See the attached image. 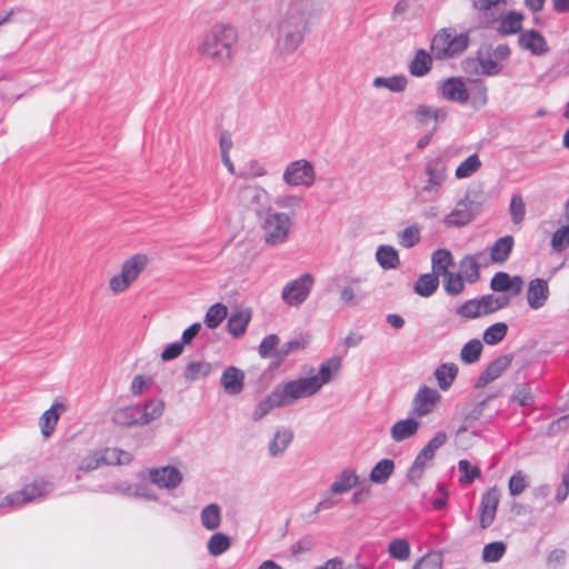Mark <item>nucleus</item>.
I'll list each match as a JSON object with an SVG mask.
<instances>
[{
    "mask_svg": "<svg viewBox=\"0 0 569 569\" xmlns=\"http://www.w3.org/2000/svg\"><path fill=\"white\" fill-rule=\"evenodd\" d=\"M230 538L222 532L213 533L208 540V550L213 557L222 555L230 548Z\"/></svg>",
    "mask_w": 569,
    "mask_h": 569,
    "instance_id": "nucleus-48",
    "label": "nucleus"
},
{
    "mask_svg": "<svg viewBox=\"0 0 569 569\" xmlns=\"http://www.w3.org/2000/svg\"><path fill=\"white\" fill-rule=\"evenodd\" d=\"M313 284L315 277L310 273H303L283 286L281 299L289 307H299L308 299Z\"/></svg>",
    "mask_w": 569,
    "mask_h": 569,
    "instance_id": "nucleus-9",
    "label": "nucleus"
},
{
    "mask_svg": "<svg viewBox=\"0 0 569 569\" xmlns=\"http://www.w3.org/2000/svg\"><path fill=\"white\" fill-rule=\"evenodd\" d=\"M388 553L397 561H407L411 555V546L405 538H395L388 545Z\"/></svg>",
    "mask_w": 569,
    "mask_h": 569,
    "instance_id": "nucleus-40",
    "label": "nucleus"
},
{
    "mask_svg": "<svg viewBox=\"0 0 569 569\" xmlns=\"http://www.w3.org/2000/svg\"><path fill=\"white\" fill-rule=\"evenodd\" d=\"M442 556L439 552H429L419 559L412 569H441Z\"/></svg>",
    "mask_w": 569,
    "mask_h": 569,
    "instance_id": "nucleus-62",
    "label": "nucleus"
},
{
    "mask_svg": "<svg viewBox=\"0 0 569 569\" xmlns=\"http://www.w3.org/2000/svg\"><path fill=\"white\" fill-rule=\"evenodd\" d=\"M293 440V432L289 428H279L274 431L268 443V453L270 457L277 458L282 456Z\"/></svg>",
    "mask_w": 569,
    "mask_h": 569,
    "instance_id": "nucleus-25",
    "label": "nucleus"
},
{
    "mask_svg": "<svg viewBox=\"0 0 569 569\" xmlns=\"http://www.w3.org/2000/svg\"><path fill=\"white\" fill-rule=\"evenodd\" d=\"M442 400L439 390L422 385L412 400V410L417 417H426L438 409Z\"/></svg>",
    "mask_w": 569,
    "mask_h": 569,
    "instance_id": "nucleus-12",
    "label": "nucleus"
},
{
    "mask_svg": "<svg viewBox=\"0 0 569 569\" xmlns=\"http://www.w3.org/2000/svg\"><path fill=\"white\" fill-rule=\"evenodd\" d=\"M271 193L260 183H244L240 186L234 196V204L244 212H254L258 218L270 208Z\"/></svg>",
    "mask_w": 569,
    "mask_h": 569,
    "instance_id": "nucleus-6",
    "label": "nucleus"
},
{
    "mask_svg": "<svg viewBox=\"0 0 569 569\" xmlns=\"http://www.w3.org/2000/svg\"><path fill=\"white\" fill-rule=\"evenodd\" d=\"M148 479L159 489L174 490L183 481V473L176 466L167 465L148 469Z\"/></svg>",
    "mask_w": 569,
    "mask_h": 569,
    "instance_id": "nucleus-11",
    "label": "nucleus"
},
{
    "mask_svg": "<svg viewBox=\"0 0 569 569\" xmlns=\"http://www.w3.org/2000/svg\"><path fill=\"white\" fill-rule=\"evenodd\" d=\"M473 218L472 202L469 198L460 199L456 207L443 218L447 227H460L471 221Z\"/></svg>",
    "mask_w": 569,
    "mask_h": 569,
    "instance_id": "nucleus-15",
    "label": "nucleus"
},
{
    "mask_svg": "<svg viewBox=\"0 0 569 569\" xmlns=\"http://www.w3.org/2000/svg\"><path fill=\"white\" fill-rule=\"evenodd\" d=\"M549 298L550 289L547 280L536 278L528 282L526 300L531 310L537 311L546 307Z\"/></svg>",
    "mask_w": 569,
    "mask_h": 569,
    "instance_id": "nucleus-13",
    "label": "nucleus"
},
{
    "mask_svg": "<svg viewBox=\"0 0 569 569\" xmlns=\"http://www.w3.org/2000/svg\"><path fill=\"white\" fill-rule=\"evenodd\" d=\"M250 319V309L236 310L228 319L227 329L234 338L241 337L246 332Z\"/></svg>",
    "mask_w": 569,
    "mask_h": 569,
    "instance_id": "nucleus-30",
    "label": "nucleus"
},
{
    "mask_svg": "<svg viewBox=\"0 0 569 569\" xmlns=\"http://www.w3.org/2000/svg\"><path fill=\"white\" fill-rule=\"evenodd\" d=\"M535 398L531 387L527 383L516 386L511 396V400L522 407L532 403Z\"/></svg>",
    "mask_w": 569,
    "mask_h": 569,
    "instance_id": "nucleus-53",
    "label": "nucleus"
},
{
    "mask_svg": "<svg viewBox=\"0 0 569 569\" xmlns=\"http://www.w3.org/2000/svg\"><path fill=\"white\" fill-rule=\"evenodd\" d=\"M239 40L237 29L224 22H216L201 36L196 51L199 56L218 66H229Z\"/></svg>",
    "mask_w": 569,
    "mask_h": 569,
    "instance_id": "nucleus-3",
    "label": "nucleus"
},
{
    "mask_svg": "<svg viewBox=\"0 0 569 569\" xmlns=\"http://www.w3.org/2000/svg\"><path fill=\"white\" fill-rule=\"evenodd\" d=\"M480 300L482 313L488 315L496 312L505 307H507L510 302V297L508 295H487L483 296Z\"/></svg>",
    "mask_w": 569,
    "mask_h": 569,
    "instance_id": "nucleus-42",
    "label": "nucleus"
},
{
    "mask_svg": "<svg viewBox=\"0 0 569 569\" xmlns=\"http://www.w3.org/2000/svg\"><path fill=\"white\" fill-rule=\"evenodd\" d=\"M201 525L209 531L217 530L221 525V508L218 503L207 505L200 513Z\"/></svg>",
    "mask_w": 569,
    "mask_h": 569,
    "instance_id": "nucleus-36",
    "label": "nucleus"
},
{
    "mask_svg": "<svg viewBox=\"0 0 569 569\" xmlns=\"http://www.w3.org/2000/svg\"><path fill=\"white\" fill-rule=\"evenodd\" d=\"M427 176L431 180H436L443 184L448 177L447 166L441 160H431L426 164Z\"/></svg>",
    "mask_w": 569,
    "mask_h": 569,
    "instance_id": "nucleus-51",
    "label": "nucleus"
},
{
    "mask_svg": "<svg viewBox=\"0 0 569 569\" xmlns=\"http://www.w3.org/2000/svg\"><path fill=\"white\" fill-rule=\"evenodd\" d=\"M512 357L505 355L492 361L478 378L476 387L482 388L499 378L510 366Z\"/></svg>",
    "mask_w": 569,
    "mask_h": 569,
    "instance_id": "nucleus-20",
    "label": "nucleus"
},
{
    "mask_svg": "<svg viewBox=\"0 0 569 569\" xmlns=\"http://www.w3.org/2000/svg\"><path fill=\"white\" fill-rule=\"evenodd\" d=\"M149 264V256L138 252L128 257L120 268V272L109 279V291L119 296L127 292L138 281Z\"/></svg>",
    "mask_w": 569,
    "mask_h": 569,
    "instance_id": "nucleus-5",
    "label": "nucleus"
},
{
    "mask_svg": "<svg viewBox=\"0 0 569 569\" xmlns=\"http://www.w3.org/2000/svg\"><path fill=\"white\" fill-rule=\"evenodd\" d=\"M316 569H367L363 565L358 562H346L340 558H331L325 561Z\"/></svg>",
    "mask_w": 569,
    "mask_h": 569,
    "instance_id": "nucleus-64",
    "label": "nucleus"
},
{
    "mask_svg": "<svg viewBox=\"0 0 569 569\" xmlns=\"http://www.w3.org/2000/svg\"><path fill=\"white\" fill-rule=\"evenodd\" d=\"M490 287L497 292H509L517 296L521 292L523 280L520 276H509L506 272H498L493 276Z\"/></svg>",
    "mask_w": 569,
    "mask_h": 569,
    "instance_id": "nucleus-18",
    "label": "nucleus"
},
{
    "mask_svg": "<svg viewBox=\"0 0 569 569\" xmlns=\"http://www.w3.org/2000/svg\"><path fill=\"white\" fill-rule=\"evenodd\" d=\"M227 316V307L222 303H216L207 310L204 316V323L208 328L214 329L221 325Z\"/></svg>",
    "mask_w": 569,
    "mask_h": 569,
    "instance_id": "nucleus-45",
    "label": "nucleus"
},
{
    "mask_svg": "<svg viewBox=\"0 0 569 569\" xmlns=\"http://www.w3.org/2000/svg\"><path fill=\"white\" fill-rule=\"evenodd\" d=\"M419 428L420 422L415 418L400 419L392 425L390 436L395 442H401L416 436Z\"/></svg>",
    "mask_w": 569,
    "mask_h": 569,
    "instance_id": "nucleus-26",
    "label": "nucleus"
},
{
    "mask_svg": "<svg viewBox=\"0 0 569 569\" xmlns=\"http://www.w3.org/2000/svg\"><path fill=\"white\" fill-rule=\"evenodd\" d=\"M432 457L425 452L422 449L417 455L415 461L410 466L407 472V479L413 485H418V482L422 479L426 469L429 467L432 461Z\"/></svg>",
    "mask_w": 569,
    "mask_h": 569,
    "instance_id": "nucleus-32",
    "label": "nucleus"
},
{
    "mask_svg": "<svg viewBox=\"0 0 569 569\" xmlns=\"http://www.w3.org/2000/svg\"><path fill=\"white\" fill-rule=\"evenodd\" d=\"M500 490L497 487L488 489L481 498L480 503V527L488 528L495 520L497 507L500 501Z\"/></svg>",
    "mask_w": 569,
    "mask_h": 569,
    "instance_id": "nucleus-14",
    "label": "nucleus"
},
{
    "mask_svg": "<svg viewBox=\"0 0 569 569\" xmlns=\"http://www.w3.org/2000/svg\"><path fill=\"white\" fill-rule=\"evenodd\" d=\"M482 168V161L478 153H472L466 158L455 170V178L463 180L472 177Z\"/></svg>",
    "mask_w": 569,
    "mask_h": 569,
    "instance_id": "nucleus-35",
    "label": "nucleus"
},
{
    "mask_svg": "<svg viewBox=\"0 0 569 569\" xmlns=\"http://www.w3.org/2000/svg\"><path fill=\"white\" fill-rule=\"evenodd\" d=\"M551 247L557 252L563 251L569 247V223L558 228L553 232Z\"/></svg>",
    "mask_w": 569,
    "mask_h": 569,
    "instance_id": "nucleus-61",
    "label": "nucleus"
},
{
    "mask_svg": "<svg viewBox=\"0 0 569 569\" xmlns=\"http://www.w3.org/2000/svg\"><path fill=\"white\" fill-rule=\"evenodd\" d=\"M220 383L227 395L237 396L243 390L244 372L230 366L222 372Z\"/></svg>",
    "mask_w": 569,
    "mask_h": 569,
    "instance_id": "nucleus-19",
    "label": "nucleus"
},
{
    "mask_svg": "<svg viewBox=\"0 0 569 569\" xmlns=\"http://www.w3.org/2000/svg\"><path fill=\"white\" fill-rule=\"evenodd\" d=\"M507 331L508 327L506 323L497 322L485 330L483 341L487 345H496L506 337Z\"/></svg>",
    "mask_w": 569,
    "mask_h": 569,
    "instance_id": "nucleus-54",
    "label": "nucleus"
},
{
    "mask_svg": "<svg viewBox=\"0 0 569 569\" xmlns=\"http://www.w3.org/2000/svg\"><path fill=\"white\" fill-rule=\"evenodd\" d=\"M302 200L303 198L297 193H282L273 199V203L279 209L293 210L301 204Z\"/></svg>",
    "mask_w": 569,
    "mask_h": 569,
    "instance_id": "nucleus-58",
    "label": "nucleus"
},
{
    "mask_svg": "<svg viewBox=\"0 0 569 569\" xmlns=\"http://www.w3.org/2000/svg\"><path fill=\"white\" fill-rule=\"evenodd\" d=\"M482 351V343L478 339L470 340L467 342L460 352V359L465 363H472L478 360L480 353Z\"/></svg>",
    "mask_w": 569,
    "mask_h": 569,
    "instance_id": "nucleus-55",
    "label": "nucleus"
},
{
    "mask_svg": "<svg viewBox=\"0 0 569 569\" xmlns=\"http://www.w3.org/2000/svg\"><path fill=\"white\" fill-rule=\"evenodd\" d=\"M507 550V546L503 541H495L486 545L482 550V560L485 562H497L499 561Z\"/></svg>",
    "mask_w": 569,
    "mask_h": 569,
    "instance_id": "nucleus-52",
    "label": "nucleus"
},
{
    "mask_svg": "<svg viewBox=\"0 0 569 569\" xmlns=\"http://www.w3.org/2000/svg\"><path fill=\"white\" fill-rule=\"evenodd\" d=\"M360 482V476L355 469L347 468L337 475L330 485V492L343 495L356 488Z\"/></svg>",
    "mask_w": 569,
    "mask_h": 569,
    "instance_id": "nucleus-24",
    "label": "nucleus"
},
{
    "mask_svg": "<svg viewBox=\"0 0 569 569\" xmlns=\"http://www.w3.org/2000/svg\"><path fill=\"white\" fill-rule=\"evenodd\" d=\"M470 104L475 110L483 108L488 103V89L479 81H475V84L469 93Z\"/></svg>",
    "mask_w": 569,
    "mask_h": 569,
    "instance_id": "nucleus-50",
    "label": "nucleus"
},
{
    "mask_svg": "<svg viewBox=\"0 0 569 569\" xmlns=\"http://www.w3.org/2000/svg\"><path fill=\"white\" fill-rule=\"evenodd\" d=\"M52 491V483L36 479L31 483L26 485L22 489L7 495L0 502V507H19L38 497H43Z\"/></svg>",
    "mask_w": 569,
    "mask_h": 569,
    "instance_id": "nucleus-10",
    "label": "nucleus"
},
{
    "mask_svg": "<svg viewBox=\"0 0 569 569\" xmlns=\"http://www.w3.org/2000/svg\"><path fill=\"white\" fill-rule=\"evenodd\" d=\"M458 366L452 362H446L438 366L433 372L438 387L442 391H448L458 376Z\"/></svg>",
    "mask_w": 569,
    "mask_h": 569,
    "instance_id": "nucleus-31",
    "label": "nucleus"
},
{
    "mask_svg": "<svg viewBox=\"0 0 569 569\" xmlns=\"http://www.w3.org/2000/svg\"><path fill=\"white\" fill-rule=\"evenodd\" d=\"M523 16L519 12H509L501 18L498 27L499 33L503 36L513 34L521 29Z\"/></svg>",
    "mask_w": 569,
    "mask_h": 569,
    "instance_id": "nucleus-44",
    "label": "nucleus"
},
{
    "mask_svg": "<svg viewBox=\"0 0 569 569\" xmlns=\"http://www.w3.org/2000/svg\"><path fill=\"white\" fill-rule=\"evenodd\" d=\"M372 86L377 89L386 88L391 92H402L408 86V79L403 74H397L389 78L377 77L372 81Z\"/></svg>",
    "mask_w": 569,
    "mask_h": 569,
    "instance_id": "nucleus-39",
    "label": "nucleus"
},
{
    "mask_svg": "<svg viewBox=\"0 0 569 569\" xmlns=\"http://www.w3.org/2000/svg\"><path fill=\"white\" fill-rule=\"evenodd\" d=\"M106 461V451L97 450L90 452L78 467V471H92L96 470L101 463Z\"/></svg>",
    "mask_w": 569,
    "mask_h": 569,
    "instance_id": "nucleus-59",
    "label": "nucleus"
},
{
    "mask_svg": "<svg viewBox=\"0 0 569 569\" xmlns=\"http://www.w3.org/2000/svg\"><path fill=\"white\" fill-rule=\"evenodd\" d=\"M416 117L419 122L426 123L428 121H443L447 117L445 109L431 107V106H419L416 111Z\"/></svg>",
    "mask_w": 569,
    "mask_h": 569,
    "instance_id": "nucleus-46",
    "label": "nucleus"
},
{
    "mask_svg": "<svg viewBox=\"0 0 569 569\" xmlns=\"http://www.w3.org/2000/svg\"><path fill=\"white\" fill-rule=\"evenodd\" d=\"M281 180L290 188L310 189L317 181L316 168L305 158L293 160L284 167Z\"/></svg>",
    "mask_w": 569,
    "mask_h": 569,
    "instance_id": "nucleus-7",
    "label": "nucleus"
},
{
    "mask_svg": "<svg viewBox=\"0 0 569 569\" xmlns=\"http://www.w3.org/2000/svg\"><path fill=\"white\" fill-rule=\"evenodd\" d=\"M164 410V402L159 399H151L147 401L143 407H140V426H147L152 421L159 419Z\"/></svg>",
    "mask_w": 569,
    "mask_h": 569,
    "instance_id": "nucleus-34",
    "label": "nucleus"
},
{
    "mask_svg": "<svg viewBox=\"0 0 569 569\" xmlns=\"http://www.w3.org/2000/svg\"><path fill=\"white\" fill-rule=\"evenodd\" d=\"M140 406H116L112 411V422L119 427L140 426Z\"/></svg>",
    "mask_w": 569,
    "mask_h": 569,
    "instance_id": "nucleus-21",
    "label": "nucleus"
},
{
    "mask_svg": "<svg viewBox=\"0 0 569 569\" xmlns=\"http://www.w3.org/2000/svg\"><path fill=\"white\" fill-rule=\"evenodd\" d=\"M439 280L438 276L432 273H426L419 277L415 283V292L421 297L431 296L438 288Z\"/></svg>",
    "mask_w": 569,
    "mask_h": 569,
    "instance_id": "nucleus-43",
    "label": "nucleus"
},
{
    "mask_svg": "<svg viewBox=\"0 0 569 569\" xmlns=\"http://www.w3.org/2000/svg\"><path fill=\"white\" fill-rule=\"evenodd\" d=\"M458 469L461 472L460 481L462 483H471L480 478L481 471L477 466H472L468 460L462 459L458 462Z\"/></svg>",
    "mask_w": 569,
    "mask_h": 569,
    "instance_id": "nucleus-60",
    "label": "nucleus"
},
{
    "mask_svg": "<svg viewBox=\"0 0 569 569\" xmlns=\"http://www.w3.org/2000/svg\"><path fill=\"white\" fill-rule=\"evenodd\" d=\"M432 61V57L429 52L425 49H419L410 61L408 70L413 77H423L431 70Z\"/></svg>",
    "mask_w": 569,
    "mask_h": 569,
    "instance_id": "nucleus-29",
    "label": "nucleus"
},
{
    "mask_svg": "<svg viewBox=\"0 0 569 569\" xmlns=\"http://www.w3.org/2000/svg\"><path fill=\"white\" fill-rule=\"evenodd\" d=\"M213 371L212 363L206 360H196L187 363L183 370V378L187 382L204 380Z\"/></svg>",
    "mask_w": 569,
    "mask_h": 569,
    "instance_id": "nucleus-27",
    "label": "nucleus"
},
{
    "mask_svg": "<svg viewBox=\"0 0 569 569\" xmlns=\"http://www.w3.org/2000/svg\"><path fill=\"white\" fill-rule=\"evenodd\" d=\"M471 2L487 23L498 21L507 9V0H471Z\"/></svg>",
    "mask_w": 569,
    "mask_h": 569,
    "instance_id": "nucleus-16",
    "label": "nucleus"
},
{
    "mask_svg": "<svg viewBox=\"0 0 569 569\" xmlns=\"http://www.w3.org/2000/svg\"><path fill=\"white\" fill-rule=\"evenodd\" d=\"M420 228L417 224L406 227L398 233V242L403 248H412L420 242Z\"/></svg>",
    "mask_w": 569,
    "mask_h": 569,
    "instance_id": "nucleus-49",
    "label": "nucleus"
},
{
    "mask_svg": "<svg viewBox=\"0 0 569 569\" xmlns=\"http://www.w3.org/2000/svg\"><path fill=\"white\" fill-rule=\"evenodd\" d=\"M509 212L511 221L515 224H520L525 220L526 204L520 194H513L510 200Z\"/></svg>",
    "mask_w": 569,
    "mask_h": 569,
    "instance_id": "nucleus-57",
    "label": "nucleus"
},
{
    "mask_svg": "<svg viewBox=\"0 0 569 569\" xmlns=\"http://www.w3.org/2000/svg\"><path fill=\"white\" fill-rule=\"evenodd\" d=\"M443 287L449 295H458L463 290V278L459 273L449 272L443 276Z\"/></svg>",
    "mask_w": 569,
    "mask_h": 569,
    "instance_id": "nucleus-63",
    "label": "nucleus"
},
{
    "mask_svg": "<svg viewBox=\"0 0 569 569\" xmlns=\"http://www.w3.org/2000/svg\"><path fill=\"white\" fill-rule=\"evenodd\" d=\"M440 94L442 98L458 103H465L469 99V90L461 78H449L443 81L440 86Z\"/></svg>",
    "mask_w": 569,
    "mask_h": 569,
    "instance_id": "nucleus-17",
    "label": "nucleus"
},
{
    "mask_svg": "<svg viewBox=\"0 0 569 569\" xmlns=\"http://www.w3.org/2000/svg\"><path fill=\"white\" fill-rule=\"evenodd\" d=\"M292 227L293 218L287 211L268 208L259 217L261 241L266 248L284 246L290 239Z\"/></svg>",
    "mask_w": 569,
    "mask_h": 569,
    "instance_id": "nucleus-4",
    "label": "nucleus"
},
{
    "mask_svg": "<svg viewBox=\"0 0 569 569\" xmlns=\"http://www.w3.org/2000/svg\"><path fill=\"white\" fill-rule=\"evenodd\" d=\"M376 260L385 269H398L401 264L398 250L390 244H381L376 250Z\"/></svg>",
    "mask_w": 569,
    "mask_h": 569,
    "instance_id": "nucleus-28",
    "label": "nucleus"
},
{
    "mask_svg": "<svg viewBox=\"0 0 569 569\" xmlns=\"http://www.w3.org/2000/svg\"><path fill=\"white\" fill-rule=\"evenodd\" d=\"M432 270L436 276L449 273V268L453 266V257L446 249H438L432 253Z\"/></svg>",
    "mask_w": 569,
    "mask_h": 569,
    "instance_id": "nucleus-38",
    "label": "nucleus"
},
{
    "mask_svg": "<svg viewBox=\"0 0 569 569\" xmlns=\"http://www.w3.org/2000/svg\"><path fill=\"white\" fill-rule=\"evenodd\" d=\"M307 28V12L297 0L280 10L272 26L274 49L279 54L293 53L302 43Z\"/></svg>",
    "mask_w": 569,
    "mask_h": 569,
    "instance_id": "nucleus-2",
    "label": "nucleus"
},
{
    "mask_svg": "<svg viewBox=\"0 0 569 569\" xmlns=\"http://www.w3.org/2000/svg\"><path fill=\"white\" fill-rule=\"evenodd\" d=\"M459 274L469 282H475L479 279V264L475 257L467 256L460 261Z\"/></svg>",
    "mask_w": 569,
    "mask_h": 569,
    "instance_id": "nucleus-47",
    "label": "nucleus"
},
{
    "mask_svg": "<svg viewBox=\"0 0 569 569\" xmlns=\"http://www.w3.org/2000/svg\"><path fill=\"white\" fill-rule=\"evenodd\" d=\"M221 161L230 174H236V166L231 160V149L233 147L232 138L229 133L223 132L219 138Z\"/></svg>",
    "mask_w": 569,
    "mask_h": 569,
    "instance_id": "nucleus-41",
    "label": "nucleus"
},
{
    "mask_svg": "<svg viewBox=\"0 0 569 569\" xmlns=\"http://www.w3.org/2000/svg\"><path fill=\"white\" fill-rule=\"evenodd\" d=\"M66 409L64 403L54 401L52 406L41 415L39 425L41 435L44 438H49L52 435L58 425L60 415L64 412Z\"/></svg>",
    "mask_w": 569,
    "mask_h": 569,
    "instance_id": "nucleus-23",
    "label": "nucleus"
},
{
    "mask_svg": "<svg viewBox=\"0 0 569 569\" xmlns=\"http://www.w3.org/2000/svg\"><path fill=\"white\" fill-rule=\"evenodd\" d=\"M521 49L530 51L535 56L545 54L548 51V44L541 33L536 30H526L519 37Z\"/></svg>",
    "mask_w": 569,
    "mask_h": 569,
    "instance_id": "nucleus-22",
    "label": "nucleus"
},
{
    "mask_svg": "<svg viewBox=\"0 0 569 569\" xmlns=\"http://www.w3.org/2000/svg\"><path fill=\"white\" fill-rule=\"evenodd\" d=\"M341 368L339 358L323 361L319 369H311L307 376L278 385L266 398L260 400L252 410L254 422L262 420L272 409L292 405L293 402L317 395L321 388L331 382Z\"/></svg>",
    "mask_w": 569,
    "mask_h": 569,
    "instance_id": "nucleus-1",
    "label": "nucleus"
},
{
    "mask_svg": "<svg viewBox=\"0 0 569 569\" xmlns=\"http://www.w3.org/2000/svg\"><path fill=\"white\" fill-rule=\"evenodd\" d=\"M268 174V169L263 163H261L257 159H252L248 163V169L246 171H236V177L242 178V179H256V178H262Z\"/></svg>",
    "mask_w": 569,
    "mask_h": 569,
    "instance_id": "nucleus-56",
    "label": "nucleus"
},
{
    "mask_svg": "<svg viewBox=\"0 0 569 569\" xmlns=\"http://www.w3.org/2000/svg\"><path fill=\"white\" fill-rule=\"evenodd\" d=\"M468 44L467 34L458 33L452 29H443L433 37L431 50L438 59L452 58L463 52Z\"/></svg>",
    "mask_w": 569,
    "mask_h": 569,
    "instance_id": "nucleus-8",
    "label": "nucleus"
},
{
    "mask_svg": "<svg viewBox=\"0 0 569 569\" xmlns=\"http://www.w3.org/2000/svg\"><path fill=\"white\" fill-rule=\"evenodd\" d=\"M513 248V238L505 236L498 239L490 250L491 260L496 263L505 262Z\"/></svg>",
    "mask_w": 569,
    "mask_h": 569,
    "instance_id": "nucleus-37",
    "label": "nucleus"
},
{
    "mask_svg": "<svg viewBox=\"0 0 569 569\" xmlns=\"http://www.w3.org/2000/svg\"><path fill=\"white\" fill-rule=\"evenodd\" d=\"M395 471V461L391 459H382L378 461L369 473V479L376 485H385L388 482Z\"/></svg>",
    "mask_w": 569,
    "mask_h": 569,
    "instance_id": "nucleus-33",
    "label": "nucleus"
}]
</instances>
